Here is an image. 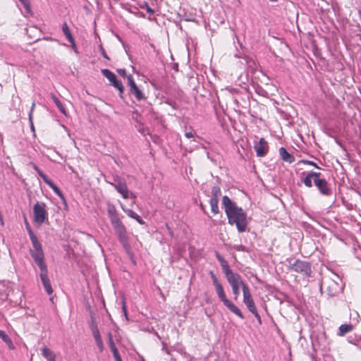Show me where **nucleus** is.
Returning <instances> with one entry per match:
<instances>
[{
  "label": "nucleus",
  "instance_id": "obj_55",
  "mask_svg": "<svg viewBox=\"0 0 361 361\" xmlns=\"http://www.w3.org/2000/svg\"><path fill=\"white\" fill-rule=\"evenodd\" d=\"M100 50H101V54L103 56L104 58H105L106 59H109V56H107V54H106L104 49L103 47H101L100 48Z\"/></svg>",
  "mask_w": 361,
  "mask_h": 361
},
{
  "label": "nucleus",
  "instance_id": "obj_20",
  "mask_svg": "<svg viewBox=\"0 0 361 361\" xmlns=\"http://www.w3.org/2000/svg\"><path fill=\"white\" fill-rule=\"evenodd\" d=\"M52 190L53 191L60 197V199L65 202L66 199L64 195H63L62 192L60 190V189L51 181L50 180L47 183Z\"/></svg>",
  "mask_w": 361,
  "mask_h": 361
},
{
  "label": "nucleus",
  "instance_id": "obj_60",
  "mask_svg": "<svg viewBox=\"0 0 361 361\" xmlns=\"http://www.w3.org/2000/svg\"><path fill=\"white\" fill-rule=\"evenodd\" d=\"M357 341H361V336H359V338H357Z\"/></svg>",
  "mask_w": 361,
  "mask_h": 361
},
{
  "label": "nucleus",
  "instance_id": "obj_10",
  "mask_svg": "<svg viewBox=\"0 0 361 361\" xmlns=\"http://www.w3.org/2000/svg\"><path fill=\"white\" fill-rule=\"evenodd\" d=\"M243 303L250 312L257 309L250 288H243Z\"/></svg>",
  "mask_w": 361,
  "mask_h": 361
},
{
  "label": "nucleus",
  "instance_id": "obj_41",
  "mask_svg": "<svg viewBox=\"0 0 361 361\" xmlns=\"http://www.w3.org/2000/svg\"><path fill=\"white\" fill-rule=\"evenodd\" d=\"M241 286H235V287H231L232 292L234 295V299L237 300L238 298V296L240 295V288Z\"/></svg>",
  "mask_w": 361,
  "mask_h": 361
},
{
  "label": "nucleus",
  "instance_id": "obj_43",
  "mask_svg": "<svg viewBox=\"0 0 361 361\" xmlns=\"http://www.w3.org/2000/svg\"><path fill=\"white\" fill-rule=\"evenodd\" d=\"M94 340L97 343V345L99 348L100 352H102L104 350V344H103V342L102 340V337H100L99 338H96Z\"/></svg>",
  "mask_w": 361,
  "mask_h": 361
},
{
  "label": "nucleus",
  "instance_id": "obj_47",
  "mask_svg": "<svg viewBox=\"0 0 361 361\" xmlns=\"http://www.w3.org/2000/svg\"><path fill=\"white\" fill-rule=\"evenodd\" d=\"M21 4L24 6L25 8L30 11V2L28 0H19Z\"/></svg>",
  "mask_w": 361,
  "mask_h": 361
},
{
  "label": "nucleus",
  "instance_id": "obj_12",
  "mask_svg": "<svg viewBox=\"0 0 361 361\" xmlns=\"http://www.w3.org/2000/svg\"><path fill=\"white\" fill-rule=\"evenodd\" d=\"M254 149L256 152L257 156L259 157H264L269 149L267 142L264 138L262 137L258 142H255L254 144Z\"/></svg>",
  "mask_w": 361,
  "mask_h": 361
},
{
  "label": "nucleus",
  "instance_id": "obj_45",
  "mask_svg": "<svg viewBox=\"0 0 361 361\" xmlns=\"http://www.w3.org/2000/svg\"><path fill=\"white\" fill-rule=\"evenodd\" d=\"M257 319L259 324H261L262 323V320H261V317L257 312V310L255 309L252 311L250 312Z\"/></svg>",
  "mask_w": 361,
  "mask_h": 361
},
{
  "label": "nucleus",
  "instance_id": "obj_53",
  "mask_svg": "<svg viewBox=\"0 0 361 361\" xmlns=\"http://www.w3.org/2000/svg\"><path fill=\"white\" fill-rule=\"evenodd\" d=\"M117 72L118 73L119 75H121L123 77H127L128 78V75H126V71L125 69H123V68L118 69Z\"/></svg>",
  "mask_w": 361,
  "mask_h": 361
},
{
  "label": "nucleus",
  "instance_id": "obj_61",
  "mask_svg": "<svg viewBox=\"0 0 361 361\" xmlns=\"http://www.w3.org/2000/svg\"><path fill=\"white\" fill-rule=\"evenodd\" d=\"M271 1L276 2L277 0H270Z\"/></svg>",
  "mask_w": 361,
  "mask_h": 361
},
{
  "label": "nucleus",
  "instance_id": "obj_51",
  "mask_svg": "<svg viewBox=\"0 0 361 361\" xmlns=\"http://www.w3.org/2000/svg\"><path fill=\"white\" fill-rule=\"evenodd\" d=\"M35 106V104L33 102L31 106L30 111V113L28 115L30 123H32V114H33V111H34Z\"/></svg>",
  "mask_w": 361,
  "mask_h": 361
},
{
  "label": "nucleus",
  "instance_id": "obj_33",
  "mask_svg": "<svg viewBox=\"0 0 361 361\" xmlns=\"http://www.w3.org/2000/svg\"><path fill=\"white\" fill-rule=\"evenodd\" d=\"M34 169L37 171L38 175L42 178L46 184L51 180L48 176L45 175L36 165L34 166Z\"/></svg>",
  "mask_w": 361,
  "mask_h": 361
},
{
  "label": "nucleus",
  "instance_id": "obj_29",
  "mask_svg": "<svg viewBox=\"0 0 361 361\" xmlns=\"http://www.w3.org/2000/svg\"><path fill=\"white\" fill-rule=\"evenodd\" d=\"M221 195V188L218 185H214L212 188V197L219 200Z\"/></svg>",
  "mask_w": 361,
  "mask_h": 361
},
{
  "label": "nucleus",
  "instance_id": "obj_31",
  "mask_svg": "<svg viewBox=\"0 0 361 361\" xmlns=\"http://www.w3.org/2000/svg\"><path fill=\"white\" fill-rule=\"evenodd\" d=\"M34 169L37 171L38 175L42 178L46 184L51 180L48 176L45 175L36 165L34 166Z\"/></svg>",
  "mask_w": 361,
  "mask_h": 361
},
{
  "label": "nucleus",
  "instance_id": "obj_34",
  "mask_svg": "<svg viewBox=\"0 0 361 361\" xmlns=\"http://www.w3.org/2000/svg\"><path fill=\"white\" fill-rule=\"evenodd\" d=\"M34 169L37 171L38 175L42 178L46 184L51 180L48 176L45 175L36 165L34 166Z\"/></svg>",
  "mask_w": 361,
  "mask_h": 361
},
{
  "label": "nucleus",
  "instance_id": "obj_9",
  "mask_svg": "<svg viewBox=\"0 0 361 361\" xmlns=\"http://www.w3.org/2000/svg\"><path fill=\"white\" fill-rule=\"evenodd\" d=\"M325 283L326 285L327 294L331 297L335 296L342 291V285L334 280H328Z\"/></svg>",
  "mask_w": 361,
  "mask_h": 361
},
{
  "label": "nucleus",
  "instance_id": "obj_59",
  "mask_svg": "<svg viewBox=\"0 0 361 361\" xmlns=\"http://www.w3.org/2000/svg\"><path fill=\"white\" fill-rule=\"evenodd\" d=\"M30 126H31L32 130H34V126H33L32 121V123H30Z\"/></svg>",
  "mask_w": 361,
  "mask_h": 361
},
{
  "label": "nucleus",
  "instance_id": "obj_6",
  "mask_svg": "<svg viewBox=\"0 0 361 361\" xmlns=\"http://www.w3.org/2000/svg\"><path fill=\"white\" fill-rule=\"evenodd\" d=\"M115 183H110V184L119 192L124 199L136 198V195L128 189L126 181L122 180L118 176L114 178Z\"/></svg>",
  "mask_w": 361,
  "mask_h": 361
},
{
  "label": "nucleus",
  "instance_id": "obj_40",
  "mask_svg": "<svg viewBox=\"0 0 361 361\" xmlns=\"http://www.w3.org/2000/svg\"><path fill=\"white\" fill-rule=\"evenodd\" d=\"M108 343H109V347H110L111 350L113 349H116V345L114 344L113 338H112V334L111 333H109V334H108Z\"/></svg>",
  "mask_w": 361,
  "mask_h": 361
},
{
  "label": "nucleus",
  "instance_id": "obj_4",
  "mask_svg": "<svg viewBox=\"0 0 361 361\" xmlns=\"http://www.w3.org/2000/svg\"><path fill=\"white\" fill-rule=\"evenodd\" d=\"M287 262L289 270L300 273L306 277L311 276V264L309 262L293 258H288Z\"/></svg>",
  "mask_w": 361,
  "mask_h": 361
},
{
  "label": "nucleus",
  "instance_id": "obj_2",
  "mask_svg": "<svg viewBox=\"0 0 361 361\" xmlns=\"http://www.w3.org/2000/svg\"><path fill=\"white\" fill-rule=\"evenodd\" d=\"M209 275L219 300L221 301L224 305L232 313L240 319H244V316L240 310L231 300L227 298L224 288L214 273L212 271H210Z\"/></svg>",
  "mask_w": 361,
  "mask_h": 361
},
{
  "label": "nucleus",
  "instance_id": "obj_37",
  "mask_svg": "<svg viewBox=\"0 0 361 361\" xmlns=\"http://www.w3.org/2000/svg\"><path fill=\"white\" fill-rule=\"evenodd\" d=\"M90 329L92 330V336H93L94 339L99 338L101 337L99 331L98 327H97V326L96 324H92L91 326H90Z\"/></svg>",
  "mask_w": 361,
  "mask_h": 361
},
{
  "label": "nucleus",
  "instance_id": "obj_52",
  "mask_svg": "<svg viewBox=\"0 0 361 361\" xmlns=\"http://www.w3.org/2000/svg\"><path fill=\"white\" fill-rule=\"evenodd\" d=\"M68 42L71 43L72 49L77 54L78 53V49H77V46H76L75 39H73V40H70Z\"/></svg>",
  "mask_w": 361,
  "mask_h": 361
},
{
  "label": "nucleus",
  "instance_id": "obj_32",
  "mask_svg": "<svg viewBox=\"0 0 361 361\" xmlns=\"http://www.w3.org/2000/svg\"><path fill=\"white\" fill-rule=\"evenodd\" d=\"M34 169L37 171L38 175L42 178L46 184L51 180L48 176L45 175L36 165L34 166Z\"/></svg>",
  "mask_w": 361,
  "mask_h": 361
},
{
  "label": "nucleus",
  "instance_id": "obj_25",
  "mask_svg": "<svg viewBox=\"0 0 361 361\" xmlns=\"http://www.w3.org/2000/svg\"><path fill=\"white\" fill-rule=\"evenodd\" d=\"M0 338L8 345L9 348H14V345L11 338L2 330L0 331Z\"/></svg>",
  "mask_w": 361,
  "mask_h": 361
},
{
  "label": "nucleus",
  "instance_id": "obj_22",
  "mask_svg": "<svg viewBox=\"0 0 361 361\" xmlns=\"http://www.w3.org/2000/svg\"><path fill=\"white\" fill-rule=\"evenodd\" d=\"M52 190L53 191L60 197V199L65 202L66 199L64 195H63L62 192L60 190V189L51 181L50 180L47 183Z\"/></svg>",
  "mask_w": 361,
  "mask_h": 361
},
{
  "label": "nucleus",
  "instance_id": "obj_36",
  "mask_svg": "<svg viewBox=\"0 0 361 361\" xmlns=\"http://www.w3.org/2000/svg\"><path fill=\"white\" fill-rule=\"evenodd\" d=\"M34 169L37 171L38 175L42 178L46 184L51 180L48 176L45 175L36 165L34 166Z\"/></svg>",
  "mask_w": 361,
  "mask_h": 361
},
{
  "label": "nucleus",
  "instance_id": "obj_5",
  "mask_svg": "<svg viewBox=\"0 0 361 361\" xmlns=\"http://www.w3.org/2000/svg\"><path fill=\"white\" fill-rule=\"evenodd\" d=\"M34 250H30V255L35 262L39 267L40 271L47 269L46 263L44 262V255L42 250V245L39 240L32 243Z\"/></svg>",
  "mask_w": 361,
  "mask_h": 361
},
{
  "label": "nucleus",
  "instance_id": "obj_38",
  "mask_svg": "<svg viewBox=\"0 0 361 361\" xmlns=\"http://www.w3.org/2000/svg\"><path fill=\"white\" fill-rule=\"evenodd\" d=\"M25 225H26V228H27V231L28 232V234H29V236H30L31 242L33 243L34 242V239L35 240H38L37 236L32 232V231L31 229V227L30 226L28 222L26 220H25Z\"/></svg>",
  "mask_w": 361,
  "mask_h": 361
},
{
  "label": "nucleus",
  "instance_id": "obj_11",
  "mask_svg": "<svg viewBox=\"0 0 361 361\" xmlns=\"http://www.w3.org/2000/svg\"><path fill=\"white\" fill-rule=\"evenodd\" d=\"M128 83L130 87V92L135 95V98L140 101L142 99H144L145 98V94L143 92L139 89V87L135 84L132 75L128 76Z\"/></svg>",
  "mask_w": 361,
  "mask_h": 361
},
{
  "label": "nucleus",
  "instance_id": "obj_19",
  "mask_svg": "<svg viewBox=\"0 0 361 361\" xmlns=\"http://www.w3.org/2000/svg\"><path fill=\"white\" fill-rule=\"evenodd\" d=\"M354 329V326L350 324H341L339 327L338 335L341 336H344L348 332H350Z\"/></svg>",
  "mask_w": 361,
  "mask_h": 361
},
{
  "label": "nucleus",
  "instance_id": "obj_8",
  "mask_svg": "<svg viewBox=\"0 0 361 361\" xmlns=\"http://www.w3.org/2000/svg\"><path fill=\"white\" fill-rule=\"evenodd\" d=\"M226 277L231 287L241 286L242 291H243V288H249L238 273L232 272Z\"/></svg>",
  "mask_w": 361,
  "mask_h": 361
},
{
  "label": "nucleus",
  "instance_id": "obj_54",
  "mask_svg": "<svg viewBox=\"0 0 361 361\" xmlns=\"http://www.w3.org/2000/svg\"><path fill=\"white\" fill-rule=\"evenodd\" d=\"M302 162L305 163V164H309V165H311V166H314L315 168H319L318 166L317 165L316 163L312 161H308V160H302Z\"/></svg>",
  "mask_w": 361,
  "mask_h": 361
},
{
  "label": "nucleus",
  "instance_id": "obj_28",
  "mask_svg": "<svg viewBox=\"0 0 361 361\" xmlns=\"http://www.w3.org/2000/svg\"><path fill=\"white\" fill-rule=\"evenodd\" d=\"M111 85L119 91L120 97L123 98L124 87L123 85L122 82L117 79Z\"/></svg>",
  "mask_w": 361,
  "mask_h": 361
},
{
  "label": "nucleus",
  "instance_id": "obj_26",
  "mask_svg": "<svg viewBox=\"0 0 361 361\" xmlns=\"http://www.w3.org/2000/svg\"><path fill=\"white\" fill-rule=\"evenodd\" d=\"M62 32L66 36L68 41L73 40L74 38L71 34V32L68 26V24L65 22L62 25Z\"/></svg>",
  "mask_w": 361,
  "mask_h": 361
},
{
  "label": "nucleus",
  "instance_id": "obj_35",
  "mask_svg": "<svg viewBox=\"0 0 361 361\" xmlns=\"http://www.w3.org/2000/svg\"><path fill=\"white\" fill-rule=\"evenodd\" d=\"M34 169L37 171L38 175L42 178L46 184L51 180L48 176L45 175L36 165L34 166Z\"/></svg>",
  "mask_w": 361,
  "mask_h": 361
},
{
  "label": "nucleus",
  "instance_id": "obj_30",
  "mask_svg": "<svg viewBox=\"0 0 361 361\" xmlns=\"http://www.w3.org/2000/svg\"><path fill=\"white\" fill-rule=\"evenodd\" d=\"M221 268L223 269V271H224V273L226 276H228V274H231L232 272H233L231 269V268L229 267V264H228L227 261H225L224 262L221 263Z\"/></svg>",
  "mask_w": 361,
  "mask_h": 361
},
{
  "label": "nucleus",
  "instance_id": "obj_17",
  "mask_svg": "<svg viewBox=\"0 0 361 361\" xmlns=\"http://www.w3.org/2000/svg\"><path fill=\"white\" fill-rule=\"evenodd\" d=\"M42 355L47 360V361H56V355L55 353L47 346H44L42 350Z\"/></svg>",
  "mask_w": 361,
  "mask_h": 361
},
{
  "label": "nucleus",
  "instance_id": "obj_49",
  "mask_svg": "<svg viewBox=\"0 0 361 361\" xmlns=\"http://www.w3.org/2000/svg\"><path fill=\"white\" fill-rule=\"evenodd\" d=\"M310 175L312 177V179H314V182L315 181V180H318V179H320L319 178V176H320V173H318V172H314V171H310Z\"/></svg>",
  "mask_w": 361,
  "mask_h": 361
},
{
  "label": "nucleus",
  "instance_id": "obj_13",
  "mask_svg": "<svg viewBox=\"0 0 361 361\" xmlns=\"http://www.w3.org/2000/svg\"><path fill=\"white\" fill-rule=\"evenodd\" d=\"M314 185L322 195L329 196L331 194V190L329 187V184L325 179L315 180Z\"/></svg>",
  "mask_w": 361,
  "mask_h": 361
},
{
  "label": "nucleus",
  "instance_id": "obj_27",
  "mask_svg": "<svg viewBox=\"0 0 361 361\" xmlns=\"http://www.w3.org/2000/svg\"><path fill=\"white\" fill-rule=\"evenodd\" d=\"M218 203H219V200L214 199V198H210L209 204L211 206V211L214 214H216L219 212Z\"/></svg>",
  "mask_w": 361,
  "mask_h": 361
},
{
  "label": "nucleus",
  "instance_id": "obj_56",
  "mask_svg": "<svg viewBox=\"0 0 361 361\" xmlns=\"http://www.w3.org/2000/svg\"><path fill=\"white\" fill-rule=\"evenodd\" d=\"M185 136L187 137V138H192L194 137V133L192 132V131H190V132H185Z\"/></svg>",
  "mask_w": 361,
  "mask_h": 361
},
{
  "label": "nucleus",
  "instance_id": "obj_16",
  "mask_svg": "<svg viewBox=\"0 0 361 361\" xmlns=\"http://www.w3.org/2000/svg\"><path fill=\"white\" fill-rule=\"evenodd\" d=\"M121 207L123 209V211L130 218L135 219L140 224L143 225L145 224V221L143 219L134 211L132 209H126L123 207L122 204H121Z\"/></svg>",
  "mask_w": 361,
  "mask_h": 361
},
{
  "label": "nucleus",
  "instance_id": "obj_50",
  "mask_svg": "<svg viewBox=\"0 0 361 361\" xmlns=\"http://www.w3.org/2000/svg\"><path fill=\"white\" fill-rule=\"evenodd\" d=\"M215 255H216V259H218V261L220 262V264L224 262L225 261H226L224 257L221 255L218 252H215Z\"/></svg>",
  "mask_w": 361,
  "mask_h": 361
},
{
  "label": "nucleus",
  "instance_id": "obj_15",
  "mask_svg": "<svg viewBox=\"0 0 361 361\" xmlns=\"http://www.w3.org/2000/svg\"><path fill=\"white\" fill-rule=\"evenodd\" d=\"M108 216L110 219L111 224L118 220H121L116 207L113 204H109L107 207Z\"/></svg>",
  "mask_w": 361,
  "mask_h": 361
},
{
  "label": "nucleus",
  "instance_id": "obj_39",
  "mask_svg": "<svg viewBox=\"0 0 361 361\" xmlns=\"http://www.w3.org/2000/svg\"><path fill=\"white\" fill-rule=\"evenodd\" d=\"M312 177L308 173L307 175L303 179L302 182L307 188H311L312 186Z\"/></svg>",
  "mask_w": 361,
  "mask_h": 361
},
{
  "label": "nucleus",
  "instance_id": "obj_1",
  "mask_svg": "<svg viewBox=\"0 0 361 361\" xmlns=\"http://www.w3.org/2000/svg\"><path fill=\"white\" fill-rule=\"evenodd\" d=\"M222 204L225 207L228 224L235 225L239 233L245 232L247 229L248 221L244 210L241 207H238L226 195L223 197Z\"/></svg>",
  "mask_w": 361,
  "mask_h": 361
},
{
  "label": "nucleus",
  "instance_id": "obj_42",
  "mask_svg": "<svg viewBox=\"0 0 361 361\" xmlns=\"http://www.w3.org/2000/svg\"><path fill=\"white\" fill-rule=\"evenodd\" d=\"M111 351L115 359V361H122L117 348L113 349Z\"/></svg>",
  "mask_w": 361,
  "mask_h": 361
},
{
  "label": "nucleus",
  "instance_id": "obj_58",
  "mask_svg": "<svg viewBox=\"0 0 361 361\" xmlns=\"http://www.w3.org/2000/svg\"><path fill=\"white\" fill-rule=\"evenodd\" d=\"M162 349H163V350H165L167 353H169L168 349L166 347V344L164 343H163V348H162Z\"/></svg>",
  "mask_w": 361,
  "mask_h": 361
},
{
  "label": "nucleus",
  "instance_id": "obj_14",
  "mask_svg": "<svg viewBox=\"0 0 361 361\" xmlns=\"http://www.w3.org/2000/svg\"><path fill=\"white\" fill-rule=\"evenodd\" d=\"M40 279L42 281V283L43 284V286L47 291L48 295H51L53 293V289L51 288V285L48 276V270L44 269L42 270L40 273Z\"/></svg>",
  "mask_w": 361,
  "mask_h": 361
},
{
  "label": "nucleus",
  "instance_id": "obj_18",
  "mask_svg": "<svg viewBox=\"0 0 361 361\" xmlns=\"http://www.w3.org/2000/svg\"><path fill=\"white\" fill-rule=\"evenodd\" d=\"M279 154L281 159L288 163H293L295 161V158L293 155L287 152V150L284 147H281L279 149Z\"/></svg>",
  "mask_w": 361,
  "mask_h": 361
},
{
  "label": "nucleus",
  "instance_id": "obj_7",
  "mask_svg": "<svg viewBox=\"0 0 361 361\" xmlns=\"http://www.w3.org/2000/svg\"><path fill=\"white\" fill-rule=\"evenodd\" d=\"M34 221L41 226L47 219V213L44 203L37 202L33 207Z\"/></svg>",
  "mask_w": 361,
  "mask_h": 361
},
{
  "label": "nucleus",
  "instance_id": "obj_44",
  "mask_svg": "<svg viewBox=\"0 0 361 361\" xmlns=\"http://www.w3.org/2000/svg\"><path fill=\"white\" fill-rule=\"evenodd\" d=\"M141 8H145L146 11L149 14H153L154 13V10L149 6L147 2H144L143 4L141 6Z\"/></svg>",
  "mask_w": 361,
  "mask_h": 361
},
{
  "label": "nucleus",
  "instance_id": "obj_23",
  "mask_svg": "<svg viewBox=\"0 0 361 361\" xmlns=\"http://www.w3.org/2000/svg\"><path fill=\"white\" fill-rule=\"evenodd\" d=\"M51 97L61 113H62L64 116H67L66 109L63 106L61 101L57 98V97L54 94H51Z\"/></svg>",
  "mask_w": 361,
  "mask_h": 361
},
{
  "label": "nucleus",
  "instance_id": "obj_24",
  "mask_svg": "<svg viewBox=\"0 0 361 361\" xmlns=\"http://www.w3.org/2000/svg\"><path fill=\"white\" fill-rule=\"evenodd\" d=\"M101 72L102 75L109 80L111 84L117 80L116 75L109 69H102Z\"/></svg>",
  "mask_w": 361,
  "mask_h": 361
},
{
  "label": "nucleus",
  "instance_id": "obj_21",
  "mask_svg": "<svg viewBox=\"0 0 361 361\" xmlns=\"http://www.w3.org/2000/svg\"><path fill=\"white\" fill-rule=\"evenodd\" d=\"M52 190L53 191L60 197V199L65 202L66 199L64 195H63L62 192L60 190V189L51 181L50 180L47 183Z\"/></svg>",
  "mask_w": 361,
  "mask_h": 361
},
{
  "label": "nucleus",
  "instance_id": "obj_46",
  "mask_svg": "<svg viewBox=\"0 0 361 361\" xmlns=\"http://www.w3.org/2000/svg\"><path fill=\"white\" fill-rule=\"evenodd\" d=\"M21 4L24 6L25 8L30 11V2L28 0H19Z\"/></svg>",
  "mask_w": 361,
  "mask_h": 361
},
{
  "label": "nucleus",
  "instance_id": "obj_3",
  "mask_svg": "<svg viewBox=\"0 0 361 361\" xmlns=\"http://www.w3.org/2000/svg\"><path fill=\"white\" fill-rule=\"evenodd\" d=\"M111 225L118 236L119 242L122 244L127 253H130L131 247L129 243V236L127 229L121 220L111 223Z\"/></svg>",
  "mask_w": 361,
  "mask_h": 361
},
{
  "label": "nucleus",
  "instance_id": "obj_57",
  "mask_svg": "<svg viewBox=\"0 0 361 361\" xmlns=\"http://www.w3.org/2000/svg\"><path fill=\"white\" fill-rule=\"evenodd\" d=\"M123 307V311L124 312V314H125L126 319H128L127 310H126V303H125L124 301L123 302V307Z\"/></svg>",
  "mask_w": 361,
  "mask_h": 361
},
{
  "label": "nucleus",
  "instance_id": "obj_48",
  "mask_svg": "<svg viewBox=\"0 0 361 361\" xmlns=\"http://www.w3.org/2000/svg\"><path fill=\"white\" fill-rule=\"evenodd\" d=\"M21 4L24 6L25 8L30 11V2L28 0H19Z\"/></svg>",
  "mask_w": 361,
  "mask_h": 361
}]
</instances>
